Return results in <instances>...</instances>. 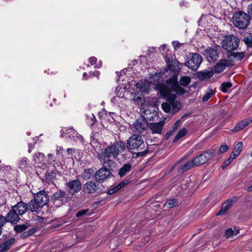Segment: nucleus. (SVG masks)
<instances>
[{
  "mask_svg": "<svg viewBox=\"0 0 252 252\" xmlns=\"http://www.w3.org/2000/svg\"><path fill=\"white\" fill-rule=\"evenodd\" d=\"M147 80L149 82L150 86L151 85L155 86V90H158L163 97L169 98L172 91L179 95H183L185 93V89L179 85L177 75H174L167 79L165 84L161 83L162 81L161 76V74L158 73H155L151 75Z\"/></svg>",
  "mask_w": 252,
  "mask_h": 252,
  "instance_id": "1",
  "label": "nucleus"
},
{
  "mask_svg": "<svg viewBox=\"0 0 252 252\" xmlns=\"http://www.w3.org/2000/svg\"><path fill=\"white\" fill-rule=\"evenodd\" d=\"M126 144L124 141H116L111 145L101 149L100 152H97V158L103 165L111 166L113 163V159L117 158L119 155L124 152Z\"/></svg>",
  "mask_w": 252,
  "mask_h": 252,
  "instance_id": "2",
  "label": "nucleus"
},
{
  "mask_svg": "<svg viewBox=\"0 0 252 252\" xmlns=\"http://www.w3.org/2000/svg\"><path fill=\"white\" fill-rule=\"evenodd\" d=\"M250 16L243 11L236 12L232 17V23L239 29H246L250 24Z\"/></svg>",
  "mask_w": 252,
  "mask_h": 252,
  "instance_id": "3",
  "label": "nucleus"
},
{
  "mask_svg": "<svg viewBox=\"0 0 252 252\" xmlns=\"http://www.w3.org/2000/svg\"><path fill=\"white\" fill-rule=\"evenodd\" d=\"M240 43L238 37L233 34L225 35L221 42L222 47L227 52L237 49Z\"/></svg>",
  "mask_w": 252,
  "mask_h": 252,
  "instance_id": "4",
  "label": "nucleus"
},
{
  "mask_svg": "<svg viewBox=\"0 0 252 252\" xmlns=\"http://www.w3.org/2000/svg\"><path fill=\"white\" fill-rule=\"evenodd\" d=\"M141 136L133 134L130 136L127 142V147L129 150H142L146 147Z\"/></svg>",
  "mask_w": 252,
  "mask_h": 252,
  "instance_id": "5",
  "label": "nucleus"
},
{
  "mask_svg": "<svg viewBox=\"0 0 252 252\" xmlns=\"http://www.w3.org/2000/svg\"><path fill=\"white\" fill-rule=\"evenodd\" d=\"M61 137H66L75 142H83V138L74 129L71 128H63L61 131Z\"/></svg>",
  "mask_w": 252,
  "mask_h": 252,
  "instance_id": "6",
  "label": "nucleus"
},
{
  "mask_svg": "<svg viewBox=\"0 0 252 252\" xmlns=\"http://www.w3.org/2000/svg\"><path fill=\"white\" fill-rule=\"evenodd\" d=\"M140 112L142 117L146 121H153L158 117V112L153 107L143 105Z\"/></svg>",
  "mask_w": 252,
  "mask_h": 252,
  "instance_id": "7",
  "label": "nucleus"
},
{
  "mask_svg": "<svg viewBox=\"0 0 252 252\" xmlns=\"http://www.w3.org/2000/svg\"><path fill=\"white\" fill-rule=\"evenodd\" d=\"M213 153L214 151L212 150L204 151L192 158L194 164L197 166L206 163L211 158Z\"/></svg>",
  "mask_w": 252,
  "mask_h": 252,
  "instance_id": "8",
  "label": "nucleus"
},
{
  "mask_svg": "<svg viewBox=\"0 0 252 252\" xmlns=\"http://www.w3.org/2000/svg\"><path fill=\"white\" fill-rule=\"evenodd\" d=\"M202 61V57L198 53L192 54L191 58L186 62L185 65L190 69L195 70L200 66Z\"/></svg>",
  "mask_w": 252,
  "mask_h": 252,
  "instance_id": "9",
  "label": "nucleus"
},
{
  "mask_svg": "<svg viewBox=\"0 0 252 252\" xmlns=\"http://www.w3.org/2000/svg\"><path fill=\"white\" fill-rule=\"evenodd\" d=\"M162 108L166 113H175L181 107V103L176 100L165 102L162 104Z\"/></svg>",
  "mask_w": 252,
  "mask_h": 252,
  "instance_id": "10",
  "label": "nucleus"
},
{
  "mask_svg": "<svg viewBox=\"0 0 252 252\" xmlns=\"http://www.w3.org/2000/svg\"><path fill=\"white\" fill-rule=\"evenodd\" d=\"M233 65V62L227 59L220 60L212 68L214 73H220L222 72L226 67H231Z\"/></svg>",
  "mask_w": 252,
  "mask_h": 252,
  "instance_id": "11",
  "label": "nucleus"
},
{
  "mask_svg": "<svg viewBox=\"0 0 252 252\" xmlns=\"http://www.w3.org/2000/svg\"><path fill=\"white\" fill-rule=\"evenodd\" d=\"M112 175V173L108 169L103 167L96 172L95 179L97 182L102 183L109 179Z\"/></svg>",
  "mask_w": 252,
  "mask_h": 252,
  "instance_id": "12",
  "label": "nucleus"
},
{
  "mask_svg": "<svg viewBox=\"0 0 252 252\" xmlns=\"http://www.w3.org/2000/svg\"><path fill=\"white\" fill-rule=\"evenodd\" d=\"M219 46L214 48H208L204 51V55L209 62H213L217 60L218 55L220 54Z\"/></svg>",
  "mask_w": 252,
  "mask_h": 252,
  "instance_id": "13",
  "label": "nucleus"
},
{
  "mask_svg": "<svg viewBox=\"0 0 252 252\" xmlns=\"http://www.w3.org/2000/svg\"><path fill=\"white\" fill-rule=\"evenodd\" d=\"M66 187L68 192L70 194L74 195L81 190L82 185L79 180L76 179L68 182L66 183Z\"/></svg>",
  "mask_w": 252,
  "mask_h": 252,
  "instance_id": "14",
  "label": "nucleus"
},
{
  "mask_svg": "<svg viewBox=\"0 0 252 252\" xmlns=\"http://www.w3.org/2000/svg\"><path fill=\"white\" fill-rule=\"evenodd\" d=\"M34 199L42 206L46 205L49 201V196L44 190H41L34 196Z\"/></svg>",
  "mask_w": 252,
  "mask_h": 252,
  "instance_id": "15",
  "label": "nucleus"
},
{
  "mask_svg": "<svg viewBox=\"0 0 252 252\" xmlns=\"http://www.w3.org/2000/svg\"><path fill=\"white\" fill-rule=\"evenodd\" d=\"M251 123H252V117L247 118L240 122H239L232 129L233 132H238L245 127L248 126Z\"/></svg>",
  "mask_w": 252,
  "mask_h": 252,
  "instance_id": "16",
  "label": "nucleus"
},
{
  "mask_svg": "<svg viewBox=\"0 0 252 252\" xmlns=\"http://www.w3.org/2000/svg\"><path fill=\"white\" fill-rule=\"evenodd\" d=\"M99 188V185L95 182L90 181L86 183L83 186V190L88 193H94Z\"/></svg>",
  "mask_w": 252,
  "mask_h": 252,
  "instance_id": "17",
  "label": "nucleus"
},
{
  "mask_svg": "<svg viewBox=\"0 0 252 252\" xmlns=\"http://www.w3.org/2000/svg\"><path fill=\"white\" fill-rule=\"evenodd\" d=\"M136 89L140 92L147 93L150 88L149 82L147 79L138 81L135 84Z\"/></svg>",
  "mask_w": 252,
  "mask_h": 252,
  "instance_id": "18",
  "label": "nucleus"
},
{
  "mask_svg": "<svg viewBox=\"0 0 252 252\" xmlns=\"http://www.w3.org/2000/svg\"><path fill=\"white\" fill-rule=\"evenodd\" d=\"M28 207L27 203L23 201H20L12 206V208L21 216L28 211Z\"/></svg>",
  "mask_w": 252,
  "mask_h": 252,
  "instance_id": "19",
  "label": "nucleus"
},
{
  "mask_svg": "<svg viewBox=\"0 0 252 252\" xmlns=\"http://www.w3.org/2000/svg\"><path fill=\"white\" fill-rule=\"evenodd\" d=\"M134 126L138 132H142L148 127V123L143 117L138 119L134 124Z\"/></svg>",
  "mask_w": 252,
  "mask_h": 252,
  "instance_id": "20",
  "label": "nucleus"
},
{
  "mask_svg": "<svg viewBox=\"0 0 252 252\" xmlns=\"http://www.w3.org/2000/svg\"><path fill=\"white\" fill-rule=\"evenodd\" d=\"M7 221L12 224H16L21 219L20 216L13 209L11 210L7 214L6 216Z\"/></svg>",
  "mask_w": 252,
  "mask_h": 252,
  "instance_id": "21",
  "label": "nucleus"
},
{
  "mask_svg": "<svg viewBox=\"0 0 252 252\" xmlns=\"http://www.w3.org/2000/svg\"><path fill=\"white\" fill-rule=\"evenodd\" d=\"M67 197V194L65 191L59 190L53 194L52 199L54 203H55L56 201H61V204H62L63 203V202L66 200Z\"/></svg>",
  "mask_w": 252,
  "mask_h": 252,
  "instance_id": "22",
  "label": "nucleus"
},
{
  "mask_svg": "<svg viewBox=\"0 0 252 252\" xmlns=\"http://www.w3.org/2000/svg\"><path fill=\"white\" fill-rule=\"evenodd\" d=\"M27 205L28 206V210L37 214L40 212L41 208L43 207V206L37 202L34 198L31 200Z\"/></svg>",
  "mask_w": 252,
  "mask_h": 252,
  "instance_id": "23",
  "label": "nucleus"
},
{
  "mask_svg": "<svg viewBox=\"0 0 252 252\" xmlns=\"http://www.w3.org/2000/svg\"><path fill=\"white\" fill-rule=\"evenodd\" d=\"M214 72L212 69L210 70H204L198 72L197 73V77L201 80H206L211 78L214 75Z\"/></svg>",
  "mask_w": 252,
  "mask_h": 252,
  "instance_id": "24",
  "label": "nucleus"
},
{
  "mask_svg": "<svg viewBox=\"0 0 252 252\" xmlns=\"http://www.w3.org/2000/svg\"><path fill=\"white\" fill-rule=\"evenodd\" d=\"M164 123V121H160L158 123H152L150 125L149 128L153 133L160 134Z\"/></svg>",
  "mask_w": 252,
  "mask_h": 252,
  "instance_id": "25",
  "label": "nucleus"
},
{
  "mask_svg": "<svg viewBox=\"0 0 252 252\" xmlns=\"http://www.w3.org/2000/svg\"><path fill=\"white\" fill-rule=\"evenodd\" d=\"M15 242V239L14 238L6 240L0 245V252H6L8 251Z\"/></svg>",
  "mask_w": 252,
  "mask_h": 252,
  "instance_id": "26",
  "label": "nucleus"
},
{
  "mask_svg": "<svg viewBox=\"0 0 252 252\" xmlns=\"http://www.w3.org/2000/svg\"><path fill=\"white\" fill-rule=\"evenodd\" d=\"M19 168L23 172H26L31 168L28 158H22L19 162Z\"/></svg>",
  "mask_w": 252,
  "mask_h": 252,
  "instance_id": "27",
  "label": "nucleus"
},
{
  "mask_svg": "<svg viewBox=\"0 0 252 252\" xmlns=\"http://www.w3.org/2000/svg\"><path fill=\"white\" fill-rule=\"evenodd\" d=\"M125 91L123 89H122L119 86H117L116 88V95L112 97L111 101L115 104L118 103L119 99L124 98L125 94L123 92Z\"/></svg>",
  "mask_w": 252,
  "mask_h": 252,
  "instance_id": "28",
  "label": "nucleus"
},
{
  "mask_svg": "<svg viewBox=\"0 0 252 252\" xmlns=\"http://www.w3.org/2000/svg\"><path fill=\"white\" fill-rule=\"evenodd\" d=\"M232 199H228L222 205L221 209L217 213V215L219 216L226 213L231 208L233 203Z\"/></svg>",
  "mask_w": 252,
  "mask_h": 252,
  "instance_id": "29",
  "label": "nucleus"
},
{
  "mask_svg": "<svg viewBox=\"0 0 252 252\" xmlns=\"http://www.w3.org/2000/svg\"><path fill=\"white\" fill-rule=\"evenodd\" d=\"M196 166L194 164V162L193 159H192L191 160H189L186 162L185 164L180 165L178 167V170L179 172H184L189 170L193 168V167Z\"/></svg>",
  "mask_w": 252,
  "mask_h": 252,
  "instance_id": "30",
  "label": "nucleus"
},
{
  "mask_svg": "<svg viewBox=\"0 0 252 252\" xmlns=\"http://www.w3.org/2000/svg\"><path fill=\"white\" fill-rule=\"evenodd\" d=\"M131 168V165L129 163L125 164L119 170L118 174L120 177H123L125 176L128 172H129Z\"/></svg>",
  "mask_w": 252,
  "mask_h": 252,
  "instance_id": "31",
  "label": "nucleus"
},
{
  "mask_svg": "<svg viewBox=\"0 0 252 252\" xmlns=\"http://www.w3.org/2000/svg\"><path fill=\"white\" fill-rule=\"evenodd\" d=\"M168 65L170 69L174 71H178L182 67V64L176 60L171 61Z\"/></svg>",
  "mask_w": 252,
  "mask_h": 252,
  "instance_id": "32",
  "label": "nucleus"
},
{
  "mask_svg": "<svg viewBox=\"0 0 252 252\" xmlns=\"http://www.w3.org/2000/svg\"><path fill=\"white\" fill-rule=\"evenodd\" d=\"M191 79L187 76H183L179 80V84L183 87L187 86L190 82Z\"/></svg>",
  "mask_w": 252,
  "mask_h": 252,
  "instance_id": "33",
  "label": "nucleus"
},
{
  "mask_svg": "<svg viewBox=\"0 0 252 252\" xmlns=\"http://www.w3.org/2000/svg\"><path fill=\"white\" fill-rule=\"evenodd\" d=\"M243 147V144L242 142H238L234 147L232 153L234 154V155L237 156L239 155L241 152L242 151V148Z\"/></svg>",
  "mask_w": 252,
  "mask_h": 252,
  "instance_id": "34",
  "label": "nucleus"
},
{
  "mask_svg": "<svg viewBox=\"0 0 252 252\" xmlns=\"http://www.w3.org/2000/svg\"><path fill=\"white\" fill-rule=\"evenodd\" d=\"M33 158L35 163L42 162L44 159V155L38 152L34 155Z\"/></svg>",
  "mask_w": 252,
  "mask_h": 252,
  "instance_id": "35",
  "label": "nucleus"
},
{
  "mask_svg": "<svg viewBox=\"0 0 252 252\" xmlns=\"http://www.w3.org/2000/svg\"><path fill=\"white\" fill-rule=\"evenodd\" d=\"M187 133V130L186 128H182L180 129L177 134L176 135V136L174 137L173 139V142H176L179 139L183 137L185 135H186Z\"/></svg>",
  "mask_w": 252,
  "mask_h": 252,
  "instance_id": "36",
  "label": "nucleus"
},
{
  "mask_svg": "<svg viewBox=\"0 0 252 252\" xmlns=\"http://www.w3.org/2000/svg\"><path fill=\"white\" fill-rule=\"evenodd\" d=\"M230 56L237 60H242L245 56V52H233L230 54Z\"/></svg>",
  "mask_w": 252,
  "mask_h": 252,
  "instance_id": "37",
  "label": "nucleus"
},
{
  "mask_svg": "<svg viewBox=\"0 0 252 252\" xmlns=\"http://www.w3.org/2000/svg\"><path fill=\"white\" fill-rule=\"evenodd\" d=\"M37 227H33L27 231L24 232L22 236L23 238H26L28 237L29 236L32 235L34 233H35L37 231Z\"/></svg>",
  "mask_w": 252,
  "mask_h": 252,
  "instance_id": "38",
  "label": "nucleus"
},
{
  "mask_svg": "<svg viewBox=\"0 0 252 252\" xmlns=\"http://www.w3.org/2000/svg\"><path fill=\"white\" fill-rule=\"evenodd\" d=\"M232 86L231 83L229 82L223 83L221 84L220 90L223 93H227Z\"/></svg>",
  "mask_w": 252,
  "mask_h": 252,
  "instance_id": "39",
  "label": "nucleus"
},
{
  "mask_svg": "<svg viewBox=\"0 0 252 252\" xmlns=\"http://www.w3.org/2000/svg\"><path fill=\"white\" fill-rule=\"evenodd\" d=\"M27 229L25 224L18 225L14 226V230L16 233H21Z\"/></svg>",
  "mask_w": 252,
  "mask_h": 252,
  "instance_id": "40",
  "label": "nucleus"
},
{
  "mask_svg": "<svg viewBox=\"0 0 252 252\" xmlns=\"http://www.w3.org/2000/svg\"><path fill=\"white\" fill-rule=\"evenodd\" d=\"M178 203V200L175 199L169 200L166 203L165 206L168 208H172L175 206Z\"/></svg>",
  "mask_w": 252,
  "mask_h": 252,
  "instance_id": "41",
  "label": "nucleus"
},
{
  "mask_svg": "<svg viewBox=\"0 0 252 252\" xmlns=\"http://www.w3.org/2000/svg\"><path fill=\"white\" fill-rule=\"evenodd\" d=\"M213 91L212 90H209L208 92H207L203 96L202 101L203 102L207 101L211 96L213 95Z\"/></svg>",
  "mask_w": 252,
  "mask_h": 252,
  "instance_id": "42",
  "label": "nucleus"
},
{
  "mask_svg": "<svg viewBox=\"0 0 252 252\" xmlns=\"http://www.w3.org/2000/svg\"><path fill=\"white\" fill-rule=\"evenodd\" d=\"M38 139V138L37 137H35L34 138L32 139V141L29 142V153H31L32 152V149L33 148L34 145L36 143Z\"/></svg>",
  "mask_w": 252,
  "mask_h": 252,
  "instance_id": "43",
  "label": "nucleus"
},
{
  "mask_svg": "<svg viewBox=\"0 0 252 252\" xmlns=\"http://www.w3.org/2000/svg\"><path fill=\"white\" fill-rule=\"evenodd\" d=\"M244 42L248 47H252V36L249 35L245 37L244 39Z\"/></svg>",
  "mask_w": 252,
  "mask_h": 252,
  "instance_id": "44",
  "label": "nucleus"
},
{
  "mask_svg": "<svg viewBox=\"0 0 252 252\" xmlns=\"http://www.w3.org/2000/svg\"><path fill=\"white\" fill-rule=\"evenodd\" d=\"M11 169V167L10 166H6L4 167H3V169H1V167H0V177H3V175H6V174L4 172V170H6V171H9ZM0 181H6V180H4V179H0Z\"/></svg>",
  "mask_w": 252,
  "mask_h": 252,
  "instance_id": "45",
  "label": "nucleus"
},
{
  "mask_svg": "<svg viewBox=\"0 0 252 252\" xmlns=\"http://www.w3.org/2000/svg\"><path fill=\"white\" fill-rule=\"evenodd\" d=\"M239 230H238L236 233H234V231L232 229L229 228L226 230L225 234L226 238H229L234 235H237L239 233Z\"/></svg>",
  "mask_w": 252,
  "mask_h": 252,
  "instance_id": "46",
  "label": "nucleus"
},
{
  "mask_svg": "<svg viewBox=\"0 0 252 252\" xmlns=\"http://www.w3.org/2000/svg\"><path fill=\"white\" fill-rule=\"evenodd\" d=\"M63 148L62 147H57L56 149L57 156L58 158H63L64 157Z\"/></svg>",
  "mask_w": 252,
  "mask_h": 252,
  "instance_id": "47",
  "label": "nucleus"
},
{
  "mask_svg": "<svg viewBox=\"0 0 252 252\" xmlns=\"http://www.w3.org/2000/svg\"><path fill=\"white\" fill-rule=\"evenodd\" d=\"M229 147L228 146H227L226 144H223L220 148V149L218 152V154L224 153L227 151L229 150Z\"/></svg>",
  "mask_w": 252,
  "mask_h": 252,
  "instance_id": "48",
  "label": "nucleus"
},
{
  "mask_svg": "<svg viewBox=\"0 0 252 252\" xmlns=\"http://www.w3.org/2000/svg\"><path fill=\"white\" fill-rule=\"evenodd\" d=\"M129 181L128 180H125L120 183L118 185H117V188L119 190L127 185L128 184H129Z\"/></svg>",
  "mask_w": 252,
  "mask_h": 252,
  "instance_id": "49",
  "label": "nucleus"
},
{
  "mask_svg": "<svg viewBox=\"0 0 252 252\" xmlns=\"http://www.w3.org/2000/svg\"><path fill=\"white\" fill-rule=\"evenodd\" d=\"M8 222L7 221L6 217H3L2 215H0V227L2 228V227L6 224V223Z\"/></svg>",
  "mask_w": 252,
  "mask_h": 252,
  "instance_id": "50",
  "label": "nucleus"
},
{
  "mask_svg": "<svg viewBox=\"0 0 252 252\" xmlns=\"http://www.w3.org/2000/svg\"><path fill=\"white\" fill-rule=\"evenodd\" d=\"M88 211V209L82 210L79 211L76 213V216L77 217H80L85 214Z\"/></svg>",
  "mask_w": 252,
  "mask_h": 252,
  "instance_id": "51",
  "label": "nucleus"
},
{
  "mask_svg": "<svg viewBox=\"0 0 252 252\" xmlns=\"http://www.w3.org/2000/svg\"><path fill=\"white\" fill-rule=\"evenodd\" d=\"M119 189L117 188V186H116L115 187L109 189L107 191V193L108 194H112L116 191H118Z\"/></svg>",
  "mask_w": 252,
  "mask_h": 252,
  "instance_id": "52",
  "label": "nucleus"
},
{
  "mask_svg": "<svg viewBox=\"0 0 252 252\" xmlns=\"http://www.w3.org/2000/svg\"><path fill=\"white\" fill-rule=\"evenodd\" d=\"M119 189L117 188V186H116L115 187L109 189L107 191V193L108 194H112L116 191H118Z\"/></svg>",
  "mask_w": 252,
  "mask_h": 252,
  "instance_id": "53",
  "label": "nucleus"
},
{
  "mask_svg": "<svg viewBox=\"0 0 252 252\" xmlns=\"http://www.w3.org/2000/svg\"><path fill=\"white\" fill-rule=\"evenodd\" d=\"M238 157L237 156L234 155V153H232V154L230 155V156L229 157V158L227 159L229 161H230V162H232V161L236 158H237Z\"/></svg>",
  "mask_w": 252,
  "mask_h": 252,
  "instance_id": "54",
  "label": "nucleus"
},
{
  "mask_svg": "<svg viewBox=\"0 0 252 252\" xmlns=\"http://www.w3.org/2000/svg\"><path fill=\"white\" fill-rule=\"evenodd\" d=\"M181 44H182L178 41H174L172 42V45L175 49H177V48H179Z\"/></svg>",
  "mask_w": 252,
  "mask_h": 252,
  "instance_id": "55",
  "label": "nucleus"
},
{
  "mask_svg": "<svg viewBox=\"0 0 252 252\" xmlns=\"http://www.w3.org/2000/svg\"><path fill=\"white\" fill-rule=\"evenodd\" d=\"M96 62L97 59L94 57H92L89 58V63L91 65H94L95 64Z\"/></svg>",
  "mask_w": 252,
  "mask_h": 252,
  "instance_id": "56",
  "label": "nucleus"
},
{
  "mask_svg": "<svg viewBox=\"0 0 252 252\" xmlns=\"http://www.w3.org/2000/svg\"><path fill=\"white\" fill-rule=\"evenodd\" d=\"M91 170L90 169H87L86 170H85L84 171V176L85 177H87L88 178H90V176H91Z\"/></svg>",
  "mask_w": 252,
  "mask_h": 252,
  "instance_id": "57",
  "label": "nucleus"
},
{
  "mask_svg": "<svg viewBox=\"0 0 252 252\" xmlns=\"http://www.w3.org/2000/svg\"><path fill=\"white\" fill-rule=\"evenodd\" d=\"M230 163L231 162H230V161H229L227 159L225 160L222 165V168L224 169L226 168Z\"/></svg>",
  "mask_w": 252,
  "mask_h": 252,
  "instance_id": "58",
  "label": "nucleus"
},
{
  "mask_svg": "<svg viewBox=\"0 0 252 252\" xmlns=\"http://www.w3.org/2000/svg\"><path fill=\"white\" fill-rule=\"evenodd\" d=\"M180 121H177L173 125V130H176L178 126H179V125L180 124Z\"/></svg>",
  "mask_w": 252,
  "mask_h": 252,
  "instance_id": "59",
  "label": "nucleus"
},
{
  "mask_svg": "<svg viewBox=\"0 0 252 252\" xmlns=\"http://www.w3.org/2000/svg\"><path fill=\"white\" fill-rule=\"evenodd\" d=\"M147 153V148H146V149L144 150V151L141 152H138L137 155L139 156H143L145 155L146 153Z\"/></svg>",
  "mask_w": 252,
  "mask_h": 252,
  "instance_id": "60",
  "label": "nucleus"
},
{
  "mask_svg": "<svg viewBox=\"0 0 252 252\" xmlns=\"http://www.w3.org/2000/svg\"><path fill=\"white\" fill-rule=\"evenodd\" d=\"M188 3L185 0H182L180 2V5L181 6H187Z\"/></svg>",
  "mask_w": 252,
  "mask_h": 252,
  "instance_id": "61",
  "label": "nucleus"
},
{
  "mask_svg": "<svg viewBox=\"0 0 252 252\" xmlns=\"http://www.w3.org/2000/svg\"><path fill=\"white\" fill-rule=\"evenodd\" d=\"M102 66V62L101 61H100L95 66V68H99Z\"/></svg>",
  "mask_w": 252,
  "mask_h": 252,
  "instance_id": "62",
  "label": "nucleus"
},
{
  "mask_svg": "<svg viewBox=\"0 0 252 252\" xmlns=\"http://www.w3.org/2000/svg\"><path fill=\"white\" fill-rule=\"evenodd\" d=\"M73 149H72V148H68L67 149V154L69 155H71V154L72 153L73 151Z\"/></svg>",
  "mask_w": 252,
  "mask_h": 252,
  "instance_id": "63",
  "label": "nucleus"
},
{
  "mask_svg": "<svg viewBox=\"0 0 252 252\" xmlns=\"http://www.w3.org/2000/svg\"><path fill=\"white\" fill-rule=\"evenodd\" d=\"M100 74V72L98 71H95L93 73V75L94 76L98 77Z\"/></svg>",
  "mask_w": 252,
  "mask_h": 252,
  "instance_id": "64",
  "label": "nucleus"
}]
</instances>
